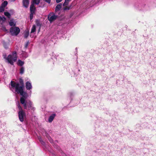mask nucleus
Returning <instances> with one entry per match:
<instances>
[{
	"instance_id": "obj_1",
	"label": "nucleus",
	"mask_w": 156,
	"mask_h": 156,
	"mask_svg": "<svg viewBox=\"0 0 156 156\" xmlns=\"http://www.w3.org/2000/svg\"><path fill=\"white\" fill-rule=\"evenodd\" d=\"M11 89L13 91L14 88H15V91L17 93L20 94L22 96V97L26 98L28 96L27 94L23 91V87H19V84L18 83H16L14 81H12L11 82Z\"/></svg>"
},
{
	"instance_id": "obj_2",
	"label": "nucleus",
	"mask_w": 156,
	"mask_h": 156,
	"mask_svg": "<svg viewBox=\"0 0 156 156\" xmlns=\"http://www.w3.org/2000/svg\"><path fill=\"white\" fill-rule=\"evenodd\" d=\"M5 56V55H4V58L6 59L8 63L12 65H13L14 62H15L17 59V53L15 51L13 52L7 57H6Z\"/></svg>"
},
{
	"instance_id": "obj_3",
	"label": "nucleus",
	"mask_w": 156,
	"mask_h": 156,
	"mask_svg": "<svg viewBox=\"0 0 156 156\" xmlns=\"http://www.w3.org/2000/svg\"><path fill=\"white\" fill-rule=\"evenodd\" d=\"M16 104L20 110L18 112L19 119L21 122H23L24 121V118L25 115V113L23 111L22 108L20 105L19 102V101L17 102Z\"/></svg>"
},
{
	"instance_id": "obj_4",
	"label": "nucleus",
	"mask_w": 156,
	"mask_h": 156,
	"mask_svg": "<svg viewBox=\"0 0 156 156\" xmlns=\"http://www.w3.org/2000/svg\"><path fill=\"white\" fill-rule=\"evenodd\" d=\"M20 29L18 27H12L10 30L11 35L13 36L17 35L20 33Z\"/></svg>"
},
{
	"instance_id": "obj_5",
	"label": "nucleus",
	"mask_w": 156,
	"mask_h": 156,
	"mask_svg": "<svg viewBox=\"0 0 156 156\" xmlns=\"http://www.w3.org/2000/svg\"><path fill=\"white\" fill-rule=\"evenodd\" d=\"M57 16H56L53 13H50L48 16V20L50 23L55 20L57 18Z\"/></svg>"
},
{
	"instance_id": "obj_6",
	"label": "nucleus",
	"mask_w": 156,
	"mask_h": 156,
	"mask_svg": "<svg viewBox=\"0 0 156 156\" xmlns=\"http://www.w3.org/2000/svg\"><path fill=\"white\" fill-rule=\"evenodd\" d=\"M26 98H25L23 97H21L20 99L21 103L23 105L24 108L25 109H27V104L25 103V101Z\"/></svg>"
},
{
	"instance_id": "obj_7",
	"label": "nucleus",
	"mask_w": 156,
	"mask_h": 156,
	"mask_svg": "<svg viewBox=\"0 0 156 156\" xmlns=\"http://www.w3.org/2000/svg\"><path fill=\"white\" fill-rule=\"evenodd\" d=\"M26 87L27 90H29L32 88L31 83L30 82L27 81L26 83Z\"/></svg>"
},
{
	"instance_id": "obj_8",
	"label": "nucleus",
	"mask_w": 156,
	"mask_h": 156,
	"mask_svg": "<svg viewBox=\"0 0 156 156\" xmlns=\"http://www.w3.org/2000/svg\"><path fill=\"white\" fill-rule=\"evenodd\" d=\"M23 6L27 8L29 4V0H23Z\"/></svg>"
},
{
	"instance_id": "obj_9",
	"label": "nucleus",
	"mask_w": 156,
	"mask_h": 156,
	"mask_svg": "<svg viewBox=\"0 0 156 156\" xmlns=\"http://www.w3.org/2000/svg\"><path fill=\"white\" fill-rule=\"evenodd\" d=\"M26 104L29 109L34 110L35 108L32 106V103L30 101H29Z\"/></svg>"
},
{
	"instance_id": "obj_10",
	"label": "nucleus",
	"mask_w": 156,
	"mask_h": 156,
	"mask_svg": "<svg viewBox=\"0 0 156 156\" xmlns=\"http://www.w3.org/2000/svg\"><path fill=\"white\" fill-rule=\"evenodd\" d=\"M35 7L34 5L33 4H31L30 7V10L31 13H34L35 10Z\"/></svg>"
},
{
	"instance_id": "obj_11",
	"label": "nucleus",
	"mask_w": 156,
	"mask_h": 156,
	"mask_svg": "<svg viewBox=\"0 0 156 156\" xmlns=\"http://www.w3.org/2000/svg\"><path fill=\"white\" fill-rule=\"evenodd\" d=\"M55 116V114H53L51 115L48 119V121L49 122H52Z\"/></svg>"
},
{
	"instance_id": "obj_12",
	"label": "nucleus",
	"mask_w": 156,
	"mask_h": 156,
	"mask_svg": "<svg viewBox=\"0 0 156 156\" xmlns=\"http://www.w3.org/2000/svg\"><path fill=\"white\" fill-rule=\"evenodd\" d=\"M91 2H92V4L94 2L91 1V0H87L85 3V4H87V5H88L89 6H92L93 5H92L91 4Z\"/></svg>"
},
{
	"instance_id": "obj_13",
	"label": "nucleus",
	"mask_w": 156,
	"mask_h": 156,
	"mask_svg": "<svg viewBox=\"0 0 156 156\" xmlns=\"http://www.w3.org/2000/svg\"><path fill=\"white\" fill-rule=\"evenodd\" d=\"M62 4L61 3L58 4L56 7L55 11L57 12L59 11L61 8Z\"/></svg>"
},
{
	"instance_id": "obj_14",
	"label": "nucleus",
	"mask_w": 156,
	"mask_h": 156,
	"mask_svg": "<svg viewBox=\"0 0 156 156\" xmlns=\"http://www.w3.org/2000/svg\"><path fill=\"white\" fill-rule=\"evenodd\" d=\"M36 26L35 25H34L33 26L32 28L31 29V33H30L31 34H30V37H32V36L31 34L32 33H33L34 32H35L36 31Z\"/></svg>"
},
{
	"instance_id": "obj_15",
	"label": "nucleus",
	"mask_w": 156,
	"mask_h": 156,
	"mask_svg": "<svg viewBox=\"0 0 156 156\" xmlns=\"http://www.w3.org/2000/svg\"><path fill=\"white\" fill-rule=\"evenodd\" d=\"M40 0H33L31 3V4L38 5L40 2Z\"/></svg>"
},
{
	"instance_id": "obj_16",
	"label": "nucleus",
	"mask_w": 156,
	"mask_h": 156,
	"mask_svg": "<svg viewBox=\"0 0 156 156\" xmlns=\"http://www.w3.org/2000/svg\"><path fill=\"white\" fill-rule=\"evenodd\" d=\"M9 24L11 26H15L16 25L15 23L14 22V20L12 19L9 22Z\"/></svg>"
},
{
	"instance_id": "obj_17",
	"label": "nucleus",
	"mask_w": 156,
	"mask_h": 156,
	"mask_svg": "<svg viewBox=\"0 0 156 156\" xmlns=\"http://www.w3.org/2000/svg\"><path fill=\"white\" fill-rule=\"evenodd\" d=\"M7 1H4L3 3H2L1 6L5 8V7L7 5Z\"/></svg>"
},
{
	"instance_id": "obj_18",
	"label": "nucleus",
	"mask_w": 156,
	"mask_h": 156,
	"mask_svg": "<svg viewBox=\"0 0 156 156\" xmlns=\"http://www.w3.org/2000/svg\"><path fill=\"white\" fill-rule=\"evenodd\" d=\"M17 64L19 66H22L24 64V62L20 60H18L17 62Z\"/></svg>"
},
{
	"instance_id": "obj_19",
	"label": "nucleus",
	"mask_w": 156,
	"mask_h": 156,
	"mask_svg": "<svg viewBox=\"0 0 156 156\" xmlns=\"http://www.w3.org/2000/svg\"><path fill=\"white\" fill-rule=\"evenodd\" d=\"M71 0H65V2L63 4V6H65L67 5L69 2Z\"/></svg>"
},
{
	"instance_id": "obj_20",
	"label": "nucleus",
	"mask_w": 156,
	"mask_h": 156,
	"mask_svg": "<svg viewBox=\"0 0 156 156\" xmlns=\"http://www.w3.org/2000/svg\"><path fill=\"white\" fill-rule=\"evenodd\" d=\"M19 82L21 84V86L20 87H23V88L24 87V83H23V80L21 79L20 78L19 80Z\"/></svg>"
},
{
	"instance_id": "obj_21",
	"label": "nucleus",
	"mask_w": 156,
	"mask_h": 156,
	"mask_svg": "<svg viewBox=\"0 0 156 156\" xmlns=\"http://www.w3.org/2000/svg\"><path fill=\"white\" fill-rule=\"evenodd\" d=\"M24 68L23 67H22L20 69V73L21 74H23L24 73Z\"/></svg>"
},
{
	"instance_id": "obj_22",
	"label": "nucleus",
	"mask_w": 156,
	"mask_h": 156,
	"mask_svg": "<svg viewBox=\"0 0 156 156\" xmlns=\"http://www.w3.org/2000/svg\"><path fill=\"white\" fill-rule=\"evenodd\" d=\"M5 15L7 17H8L9 18L10 17V14L8 12H4Z\"/></svg>"
},
{
	"instance_id": "obj_23",
	"label": "nucleus",
	"mask_w": 156,
	"mask_h": 156,
	"mask_svg": "<svg viewBox=\"0 0 156 156\" xmlns=\"http://www.w3.org/2000/svg\"><path fill=\"white\" fill-rule=\"evenodd\" d=\"M29 33L28 31H26L24 34V37L25 38H27L28 36Z\"/></svg>"
},
{
	"instance_id": "obj_24",
	"label": "nucleus",
	"mask_w": 156,
	"mask_h": 156,
	"mask_svg": "<svg viewBox=\"0 0 156 156\" xmlns=\"http://www.w3.org/2000/svg\"><path fill=\"white\" fill-rule=\"evenodd\" d=\"M38 139L42 145H44V142L42 140L41 137H39Z\"/></svg>"
},
{
	"instance_id": "obj_25",
	"label": "nucleus",
	"mask_w": 156,
	"mask_h": 156,
	"mask_svg": "<svg viewBox=\"0 0 156 156\" xmlns=\"http://www.w3.org/2000/svg\"><path fill=\"white\" fill-rule=\"evenodd\" d=\"M5 8L2 6L0 7V12H2L4 11Z\"/></svg>"
},
{
	"instance_id": "obj_26",
	"label": "nucleus",
	"mask_w": 156,
	"mask_h": 156,
	"mask_svg": "<svg viewBox=\"0 0 156 156\" xmlns=\"http://www.w3.org/2000/svg\"><path fill=\"white\" fill-rule=\"evenodd\" d=\"M5 20V17H2L0 16V22L1 21H3Z\"/></svg>"
},
{
	"instance_id": "obj_27",
	"label": "nucleus",
	"mask_w": 156,
	"mask_h": 156,
	"mask_svg": "<svg viewBox=\"0 0 156 156\" xmlns=\"http://www.w3.org/2000/svg\"><path fill=\"white\" fill-rule=\"evenodd\" d=\"M34 13H30V19L32 20L33 19V15Z\"/></svg>"
},
{
	"instance_id": "obj_28",
	"label": "nucleus",
	"mask_w": 156,
	"mask_h": 156,
	"mask_svg": "<svg viewBox=\"0 0 156 156\" xmlns=\"http://www.w3.org/2000/svg\"><path fill=\"white\" fill-rule=\"evenodd\" d=\"M69 7H65L63 9L64 10H69Z\"/></svg>"
},
{
	"instance_id": "obj_29",
	"label": "nucleus",
	"mask_w": 156,
	"mask_h": 156,
	"mask_svg": "<svg viewBox=\"0 0 156 156\" xmlns=\"http://www.w3.org/2000/svg\"><path fill=\"white\" fill-rule=\"evenodd\" d=\"M29 41H27L26 43V44L25 45V47L26 48H27V47L28 46V44H29Z\"/></svg>"
},
{
	"instance_id": "obj_30",
	"label": "nucleus",
	"mask_w": 156,
	"mask_h": 156,
	"mask_svg": "<svg viewBox=\"0 0 156 156\" xmlns=\"http://www.w3.org/2000/svg\"><path fill=\"white\" fill-rule=\"evenodd\" d=\"M45 1L47 2L48 3H50L51 2V0H45Z\"/></svg>"
},
{
	"instance_id": "obj_31",
	"label": "nucleus",
	"mask_w": 156,
	"mask_h": 156,
	"mask_svg": "<svg viewBox=\"0 0 156 156\" xmlns=\"http://www.w3.org/2000/svg\"><path fill=\"white\" fill-rule=\"evenodd\" d=\"M62 0H56V2L57 3H58L62 1Z\"/></svg>"
},
{
	"instance_id": "obj_32",
	"label": "nucleus",
	"mask_w": 156,
	"mask_h": 156,
	"mask_svg": "<svg viewBox=\"0 0 156 156\" xmlns=\"http://www.w3.org/2000/svg\"><path fill=\"white\" fill-rule=\"evenodd\" d=\"M4 47L6 49L7 48H8L6 46H5V45H4Z\"/></svg>"
},
{
	"instance_id": "obj_33",
	"label": "nucleus",
	"mask_w": 156,
	"mask_h": 156,
	"mask_svg": "<svg viewBox=\"0 0 156 156\" xmlns=\"http://www.w3.org/2000/svg\"><path fill=\"white\" fill-rule=\"evenodd\" d=\"M11 2H14L16 0H9Z\"/></svg>"
},
{
	"instance_id": "obj_34",
	"label": "nucleus",
	"mask_w": 156,
	"mask_h": 156,
	"mask_svg": "<svg viewBox=\"0 0 156 156\" xmlns=\"http://www.w3.org/2000/svg\"><path fill=\"white\" fill-rule=\"evenodd\" d=\"M10 11V12H11V11H13V10H11Z\"/></svg>"
},
{
	"instance_id": "obj_35",
	"label": "nucleus",
	"mask_w": 156,
	"mask_h": 156,
	"mask_svg": "<svg viewBox=\"0 0 156 156\" xmlns=\"http://www.w3.org/2000/svg\"><path fill=\"white\" fill-rule=\"evenodd\" d=\"M76 50H77V48H76Z\"/></svg>"
}]
</instances>
